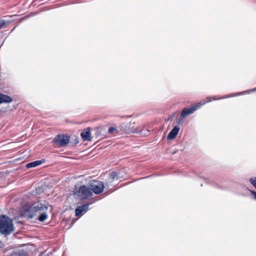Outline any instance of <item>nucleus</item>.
<instances>
[{
	"instance_id": "a211bd4d",
	"label": "nucleus",
	"mask_w": 256,
	"mask_h": 256,
	"mask_svg": "<svg viewBox=\"0 0 256 256\" xmlns=\"http://www.w3.org/2000/svg\"><path fill=\"white\" fill-rule=\"evenodd\" d=\"M250 181L252 184L256 188V178H250Z\"/></svg>"
},
{
	"instance_id": "5701e85b",
	"label": "nucleus",
	"mask_w": 256,
	"mask_h": 256,
	"mask_svg": "<svg viewBox=\"0 0 256 256\" xmlns=\"http://www.w3.org/2000/svg\"><path fill=\"white\" fill-rule=\"evenodd\" d=\"M75 142H76V144H78V141L76 140H75Z\"/></svg>"
},
{
	"instance_id": "f3484780",
	"label": "nucleus",
	"mask_w": 256,
	"mask_h": 256,
	"mask_svg": "<svg viewBox=\"0 0 256 256\" xmlns=\"http://www.w3.org/2000/svg\"><path fill=\"white\" fill-rule=\"evenodd\" d=\"M250 181L252 184L256 188V178H250Z\"/></svg>"
},
{
	"instance_id": "7ed1b4c3",
	"label": "nucleus",
	"mask_w": 256,
	"mask_h": 256,
	"mask_svg": "<svg viewBox=\"0 0 256 256\" xmlns=\"http://www.w3.org/2000/svg\"><path fill=\"white\" fill-rule=\"evenodd\" d=\"M118 128L123 134H137L139 132V128L134 122H122L119 126Z\"/></svg>"
},
{
	"instance_id": "9d476101",
	"label": "nucleus",
	"mask_w": 256,
	"mask_h": 256,
	"mask_svg": "<svg viewBox=\"0 0 256 256\" xmlns=\"http://www.w3.org/2000/svg\"><path fill=\"white\" fill-rule=\"evenodd\" d=\"M88 208V204H83L82 206H78L76 208L75 210L76 216H80L82 212H86Z\"/></svg>"
},
{
	"instance_id": "9b49d317",
	"label": "nucleus",
	"mask_w": 256,
	"mask_h": 256,
	"mask_svg": "<svg viewBox=\"0 0 256 256\" xmlns=\"http://www.w3.org/2000/svg\"><path fill=\"white\" fill-rule=\"evenodd\" d=\"M0 97L2 103H10L12 101V98L8 95L0 93Z\"/></svg>"
},
{
	"instance_id": "20e7f679",
	"label": "nucleus",
	"mask_w": 256,
	"mask_h": 256,
	"mask_svg": "<svg viewBox=\"0 0 256 256\" xmlns=\"http://www.w3.org/2000/svg\"><path fill=\"white\" fill-rule=\"evenodd\" d=\"M70 137L66 134H58L53 140V143L57 146H66L70 142Z\"/></svg>"
},
{
	"instance_id": "423d86ee",
	"label": "nucleus",
	"mask_w": 256,
	"mask_h": 256,
	"mask_svg": "<svg viewBox=\"0 0 256 256\" xmlns=\"http://www.w3.org/2000/svg\"><path fill=\"white\" fill-rule=\"evenodd\" d=\"M80 199H86L92 196V193L90 187L84 185L80 186L76 192Z\"/></svg>"
},
{
	"instance_id": "6e6552de",
	"label": "nucleus",
	"mask_w": 256,
	"mask_h": 256,
	"mask_svg": "<svg viewBox=\"0 0 256 256\" xmlns=\"http://www.w3.org/2000/svg\"><path fill=\"white\" fill-rule=\"evenodd\" d=\"M179 130L180 128L178 126H175L168 134L167 139L169 140L174 139L177 136Z\"/></svg>"
},
{
	"instance_id": "4be33fe9",
	"label": "nucleus",
	"mask_w": 256,
	"mask_h": 256,
	"mask_svg": "<svg viewBox=\"0 0 256 256\" xmlns=\"http://www.w3.org/2000/svg\"><path fill=\"white\" fill-rule=\"evenodd\" d=\"M75 142H76V144H78V141L76 140H75Z\"/></svg>"
},
{
	"instance_id": "412c9836",
	"label": "nucleus",
	"mask_w": 256,
	"mask_h": 256,
	"mask_svg": "<svg viewBox=\"0 0 256 256\" xmlns=\"http://www.w3.org/2000/svg\"><path fill=\"white\" fill-rule=\"evenodd\" d=\"M129 117H130V116H122L121 118H129Z\"/></svg>"
},
{
	"instance_id": "ddd939ff",
	"label": "nucleus",
	"mask_w": 256,
	"mask_h": 256,
	"mask_svg": "<svg viewBox=\"0 0 256 256\" xmlns=\"http://www.w3.org/2000/svg\"><path fill=\"white\" fill-rule=\"evenodd\" d=\"M139 128V132L138 133H139L140 135L143 136H148L150 134V131L147 130H141V126H138Z\"/></svg>"
},
{
	"instance_id": "2eb2a0df",
	"label": "nucleus",
	"mask_w": 256,
	"mask_h": 256,
	"mask_svg": "<svg viewBox=\"0 0 256 256\" xmlns=\"http://www.w3.org/2000/svg\"><path fill=\"white\" fill-rule=\"evenodd\" d=\"M109 134H114V132H118L117 129L113 128V127H110L108 129V131Z\"/></svg>"
},
{
	"instance_id": "f8f14e48",
	"label": "nucleus",
	"mask_w": 256,
	"mask_h": 256,
	"mask_svg": "<svg viewBox=\"0 0 256 256\" xmlns=\"http://www.w3.org/2000/svg\"><path fill=\"white\" fill-rule=\"evenodd\" d=\"M42 161L41 160H36L34 162H32L30 163H28L26 165V168H34L36 167L40 164H42Z\"/></svg>"
},
{
	"instance_id": "f03ea898",
	"label": "nucleus",
	"mask_w": 256,
	"mask_h": 256,
	"mask_svg": "<svg viewBox=\"0 0 256 256\" xmlns=\"http://www.w3.org/2000/svg\"><path fill=\"white\" fill-rule=\"evenodd\" d=\"M14 230L12 220L6 216H0V232L8 236Z\"/></svg>"
},
{
	"instance_id": "0eeeda50",
	"label": "nucleus",
	"mask_w": 256,
	"mask_h": 256,
	"mask_svg": "<svg viewBox=\"0 0 256 256\" xmlns=\"http://www.w3.org/2000/svg\"><path fill=\"white\" fill-rule=\"evenodd\" d=\"M202 104L198 102L190 108H184L180 116L178 119V123H180L182 119L186 115L192 114L198 108L202 106Z\"/></svg>"
},
{
	"instance_id": "6ab92c4d",
	"label": "nucleus",
	"mask_w": 256,
	"mask_h": 256,
	"mask_svg": "<svg viewBox=\"0 0 256 256\" xmlns=\"http://www.w3.org/2000/svg\"><path fill=\"white\" fill-rule=\"evenodd\" d=\"M6 24L4 20H0V30L6 25Z\"/></svg>"
},
{
	"instance_id": "f257e3e1",
	"label": "nucleus",
	"mask_w": 256,
	"mask_h": 256,
	"mask_svg": "<svg viewBox=\"0 0 256 256\" xmlns=\"http://www.w3.org/2000/svg\"><path fill=\"white\" fill-rule=\"evenodd\" d=\"M48 204L38 202L30 206L26 212V215L30 218L36 217V220L43 222L48 218Z\"/></svg>"
},
{
	"instance_id": "dca6fc26",
	"label": "nucleus",
	"mask_w": 256,
	"mask_h": 256,
	"mask_svg": "<svg viewBox=\"0 0 256 256\" xmlns=\"http://www.w3.org/2000/svg\"><path fill=\"white\" fill-rule=\"evenodd\" d=\"M250 181L252 184L256 188V178H250Z\"/></svg>"
},
{
	"instance_id": "4468645a",
	"label": "nucleus",
	"mask_w": 256,
	"mask_h": 256,
	"mask_svg": "<svg viewBox=\"0 0 256 256\" xmlns=\"http://www.w3.org/2000/svg\"><path fill=\"white\" fill-rule=\"evenodd\" d=\"M110 177L113 180H115L116 178L118 179L119 178L118 173L114 172L110 174Z\"/></svg>"
},
{
	"instance_id": "39448f33",
	"label": "nucleus",
	"mask_w": 256,
	"mask_h": 256,
	"mask_svg": "<svg viewBox=\"0 0 256 256\" xmlns=\"http://www.w3.org/2000/svg\"><path fill=\"white\" fill-rule=\"evenodd\" d=\"M89 187L91 191H92L95 194H98L104 191V184L103 182L94 180L90 183Z\"/></svg>"
},
{
	"instance_id": "aec40b11",
	"label": "nucleus",
	"mask_w": 256,
	"mask_h": 256,
	"mask_svg": "<svg viewBox=\"0 0 256 256\" xmlns=\"http://www.w3.org/2000/svg\"><path fill=\"white\" fill-rule=\"evenodd\" d=\"M251 193L252 194L254 198L256 200V192L254 191H251Z\"/></svg>"
},
{
	"instance_id": "1a4fd4ad",
	"label": "nucleus",
	"mask_w": 256,
	"mask_h": 256,
	"mask_svg": "<svg viewBox=\"0 0 256 256\" xmlns=\"http://www.w3.org/2000/svg\"><path fill=\"white\" fill-rule=\"evenodd\" d=\"M81 137L84 140H90V128H87L80 134Z\"/></svg>"
}]
</instances>
